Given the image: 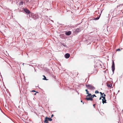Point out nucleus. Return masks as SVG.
<instances>
[{
    "mask_svg": "<svg viewBox=\"0 0 123 123\" xmlns=\"http://www.w3.org/2000/svg\"><path fill=\"white\" fill-rule=\"evenodd\" d=\"M86 86L90 90H94L95 89V87L93 86H92L90 84H86Z\"/></svg>",
    "mask_w": 123,
    "mask_h": 123,
    "instance_id": "nucleus-1",
    "label": "nucleus"
},
{
    "mask_svg": "<svg viewBox=\"0 0 123 123\" xmlns=\"http://www.w3.org/2000/svg\"><path fill=\"white\" fill-rule=\"evenodd\" d=\"M112 70L113 72L115 69V64L113 61H112V64L111 66Z\"/></svg>",
    "mask_w": 123,
    "mask_h": 123,
    "instance_id": "nucleus-2",
    "label": "nucleus"
},
{
    "mask_svg": "<svg viewBox=\"0 0 123 123\" xmlns=\"http://www.w3.org/2000/svg\"><path fill=\"white\" fill-rule=\"evenodd\" d=\"M23 9L25 12L26 13L28 14L30 13V12L28 9L26 8H24Z\"/></svg>",
    "mask_w": 123,
    "mask_h": 123,
    "instance_id": "nucleus-3",
    "label": "nucleus"
},
{
    "mask_svg": "<svg viewBox=\"0 0 123 123\" xmlns=\"http://www.w3.org/2000/svg\"><path fill=\"white\" fill-rule=\"evenodd\" d=\"M89 97H86L85 99L86 100H90L91 101H92L93 100V99L92 98V96H88Z\"/></svg>",
    "mask_w": 123,
    "mask_h": 123,
    "instance_id": "nucleus-4",
    "label": "nucleus"
},
{
    "mask_svg": "<svg viewBox=\"0 0 123 123\" xmlns=\"http://www.w3.org/2000/svg\"><path fill=\"white\" fill-rule=\"evenodd\" d=\"M81 31V28H77L76 30L74 32L75 33H78L80 32Z\"/></svg>",
    "mask_w": 123,
    "mask_h": 123,
    "instance_id": "nucleus-5",
    "label": "nucleus"
},
{
    "mask_svg": "<svg viewBox=\"0 0 123 123\" xmlns=\"http://www.w3.org/2000/svg\"><path fill=\"white\" fill-rule=\"evenodd\" d=\"M70 56V55L69 53H68L66 54L65 55V58L67 59Z\"/></svg>",
    "mask_w": 123,
    "mask_h": 123,
    "instance_id": "nucleus-6",
    "label": "nucleus"
},
{
    "mask_svg": "<svg viewBox=\"0 0 123 123\" xmlns=\"http://www.w3.org/2000/svg\"><path fill=\"white\" fill-rule=\"evenodd\" d=\"M71 32L70 31H69L68 32H67L65 33V34L67 36H69L71 34Z\"/></svg>",
    "mask_w": 123,
    "mask_h": 123,
    "instance_id": "nucleus-7",
    "label": "nucleus"
},
{
    "mask_svg": "<svg viewBox=\"0 0 123 123\" xmlns=\"http://www.w3.org/2000/svg\"><path fill=\"white\" fill-rule=\"evenodd\" d=\"M47 119H48V117H46L45 118L44 121V123H48Z\"/></svg>",
    "mask_w": 123,
    "mask_h": 123,
    "instance_id": "nucleus-8",
    "label": "nucleus"
},
{
    "mask_svg": "<svg viewBox=\"0 0 123 123\" xmlns=\"http://www.w3.org/2000/svg\"><path fill=\"white\" fill-rule=\"evenodd\" d=\"M100 15L99 17L94 18V20H98V19H99V18L100 16Z\"/></svg>",
    "mask_w": 123,
    "mask_h": 123,
    "instance_id": "nucleus-9",
    "label": "nucleus"
},
{
    "mask_svg": "<svg viewBox=\"0 0 123 123\" xmlns=\"http://www.w3.org/2000/svg\"><path fill=\"white\" fill-rule=\"evenodd\" d=\"M104 101H103L102 102L104 104V103H106V100L105 99V98L104 99Z\"/></svg>",
    "mask_w": 123,
    "mask_h": 123,
    "instance_id": "nucleus-10",
    "label": "nucleus"
},
{
    "mask_svg": "<svg viewBox=\"0 0 123 123\" xmlns=\"http://www.w3.org/2000/svg\"><path fill=\"white\" fill-rule=\"evenodd\" d=\"M107 86L108 87H112V84H108L107 85Z\"/></svg>",
    "mask_w": 123,
    "mask_h": 123,
    "instance_id": "nucleus-11",
    "label": "nucleus"
},
{
    "mask_svg": "<svg viewBox=\"0 0 123 123\" xmlns=\"http://www.w3.org/2000/svg\"><path fill=\"white\" fill-rule=\"evenodd\" d=\"M43 76L44 77V78H43V80H47L48 79H47L46 77L44 75H43Z\"/></svg>",
    "mask_w": 123,
    "mask_h": 123,
    "instance_id": "nucleus-12",
    "label": "nucleus"
},
{
    "mask_svg": "<svg viewBox=\"0 0 123 123\" xmlns=\"http://www.w3.org/2000/svg\"><path fill=\"white\" fill-rule=\"evenodd\" d=\"M88 94V95L86 96V97H88V96H92V95L91 94L89 93H88V94Z\"/></svg>",
    "mask_w": 123,
    "mask_h": 123,
    "instance_id": "nucleus-13",
    "label": "nucleus"
},
{
    "mask_svg": "<svg viewBox=\"0 0 123 123\" xmlns=\"http://www.w3.org/2000/svg\"><path fill=\"white\" fill-rule=\"evenodd\" d=\"M47 119L49 121H52V119L51 118H48Z\"/></svg>",
    "mask_w": 123,
    "mask_h": 123,
    "instance_id": "nucleus-14",
    "label": "nucleus"
},
{
    "mask_svg": "<svg viewBox=\"0 0 123 123\" xmlns=\"http://www.w3.org/2000/svg\"><path fill=\"white\" fill-rule=\"evenodd\" d=\"M92 98L93 99V98H94V97H96V95L95 94H93L92 95Z\"/></svg>",
    "mask_w": 123,
    "mask_h": 123,
    "instance_id": "nucleus-15",
    "label": "nucleus"
},
{
    "mask_svg": "<svg viewBox=\"0 0 123 123\" xmlns=\"http://www.w3.org/2000/svg\"><path fill=\"white\" fill-rule=\"evenodd\" d=\"M23 1H21L19 3V5H23Z\"/></svg>",
    "mask_w": 123,
    "mask_h": 123,
    "instance_id": "nucleus-16",
    "label": "nucleus"
},
{
    "mask_svg": "<svg viewBox=\"0 0 123 123\" xmlns=\"http://www.w3.org/2000/svg\"><path fill=\"white\" fill-rule=\"evenodd\" d=\"M103 94H104V96H103L104 97H102V98H104L105 99V97L106 95L105 94H104V93H103Z\"/></svg>",
    "mask_w": 123,
    "mask_h": 123,
    "instance_id": "nucleus-17",
    "label": "nucleus"
},
{
    "mask_svg": "<svg viewBox=\"0 0 123 123\" xmlns=\"http://www.w3.org/2000/svg\"><path fill=\"white\" fill-rule=\"evenodd\" d=\"M99 93V92L98 91H95V93Z\"/></svg>",
    "mask_w": 123,
    "mask_h": 123,
    "instance_id": "nucleus-18",
    "label": "nucleus"
},
{
    "mask_svg": "<svg viewBox=\"0 0 123 123\" xmlns=\"http://www.w3.org/2000/svg\"><path fill=\"white\" fill-rule=\"evenodd\" d=\"M85 91H86V94H88L89 92H88V90L87 89H86Z\"/></svg>",
    "mask_w": 123,
    "mask_h": 123,
    "instance_id": "nucleus-19",
    "label": "nucleus"
},
{
    "mask_svg": "<svg viewBox=\"0 0 123 123\" xmlns=\"http://www.w3.org/2000/svg\"><path fill=\"white\" fill-rule=\"evenodd\" d=\"M116 50L117 51H120L121 50V49H117Z\"/></svg>",
    "mask_w": 123,
    "mask_h": 123,
    "instance_id": "nucleus-20",
    "label": "nucleus"
},
{
    "mask_svg": "<svg viewBox=\"0 0 123 123\" xmlns=\"http://www.w3.org/2000/svg\"><path fill=\"white\" fill-rule=\"evenodd\" d=\"M123 5V4H120V5H119V6H118L117 7H118L120 6H121Z\"/></svg>",
    "mask_w": 123,
    "mask_h": 123,
    "instance_id": "nucleus-21",
    "label": "nucleus"
},
{
    "mask_svg": "<svg viewBox=\"0 0 123 123\" xmlns=\"http://www.w3.org/2000/svg\"><path fill=\"white\" fill-rule=\"evenodd\" d=\"M103 93H102V95H101V97H102H102H103Z\"/></svg>",
    "mask_w": 123,
    "mask_h": 123,
    "instance_id": "nucleus-22",
    "label": "nucleus"
},
{
    "mask_svg": "<svg viewBox=\"0 0 123 123\" xmlns=\"http://www.w3.org/2000/svg\"><path fill=\"white\" fill-rule=\"evenodd\" d=\"M62 45H63V46H64V47H66V45H65L64 44H62Z\"/></svg>",
    "mask_w": 123,
    "mask_h": 123,
    "instance_id": "nucleus-23",
    "label": "nucleus"
},
{
    "mask_svg": "<svg viewBox=\"0 0 123 123\" xmlns=\"http://www.w3.org/2000/svg\"><path fill=\"white\" fill-rule=\"evenodd\" d=\"M25 1L26 2H29V0H26Z\"/></svg>",
    "mask_w": 123,
    "mask_h": 123,
    "instance_id": "nucleus-24",
    "label": "nucleus"
},
{
    "mask_svg": "<svg viewBox=\"0 0 123 123\" xmlns=\"http://www.w3.org/2000/svg\"><path fill=\"white\" fill-rule=\"evenodd\" d=\"M99 93L101 95H102V93L101 92H99Z\"/></svg>",
    "mask_w": 123,
    "mask_h": 123,
    "instance_id": "nucleus-25",
    "label": "nucleus"
},
{
    "mask_svg": "<svg viewBox=\"0 0 123 123\" xmlns=\"http://www.w3.org/2000/svg\"><path fill=\"white\" fill-rule=\"evenodd\" d=\"M54 115L53 114H52L51 116V117H53Z\"/></svg>",
    "mask_w": 123,
    "mask_h": 123,
    "instance_id": "nucleus-26",
    "label": "nucleus"
},
{
    "mask_svg": "<svg viewBox=\"0 0 123 123\" xmlns=\"http://www.w3.org/2000/svg\"><path fill=\"white\" fill-rule=\"evenodd\" d=\"M32 92H36V91H35V90H32Z\"/></svg>",
    "mask_w": 123,
    "mask_h": 123,
    "instance_id": "nucleus-27",
    "label": "nucleus"
},
{
    "mask_svg": "<svg viewBox=\"0 0 123 123\" xmlns=\"http://www.w3.org/2000/svg\"><path fill=\"white\" fill-rule=\"evenodd\" d=\"M95 104H94L93 105V106H94V108L95 107Z\"/></svg>",
    "mask_w": 123,
    "mask_h": 123,
    "instance_id": "nucleus-28",
    "label": "nucleus"
},
{
    "mask_svg": "<svg viewBox=\"0 0 123 123\" xmlns=\"http://www.w3.org/2000/svg\"><path fill=\"white\" fill-rule=\"evenodd\" d=\"M37 93H38V92H37L36 93H34V95H36Z\"/></svg>",
    "mask_w": 123,
    "mask_h": 123,
    "instance_id": "nucleus-29",
    "label": "nucleus"
},
{
    "mask_svg": "<svg viewBox=\"0 0 123 123\" xmlns=\"http://www.w3.org/2000/svg\"><path fill=\"white\" fill-rule=\"evenodd\" d=\"M102 98V97H100L99 98V100L101 99Z\"/></svg>",
    "mask_w": 123,
    "mask_h": 123,
    "instance_id": "nucleus-30",
    "label": "nucleus"
},
{
    "mask_svg": "<svg viewBox=\"0 0 123 123\" xmlns=\"http://www.w3.org/2000/svg\"><path fill=\"white\" fill-rule=\"evenodd\" d=\"M103 98V99H102V101H104V98Z\"/></svg>",
    "mask_w": 123,
    "mask_h": 123,
    "instance_id": "nucleus-31",
    "label": "nucleus"
},
{
    "mask_svg": "<svg viewBox=\"0 0 123 123\" xmlns=\"http://www.w3.org/2000/svg\"><path fill=\"white\" fill-rule=\"evenodd\" d=\"M5 107H6V105H5Z\"/></svg>",
    "mask_w": 123,
    "mask_h": 123,
    "instance_id": "nucleus-32",
    "label": "nucleus"
},
{
    "mask_svg": "<svg viewBox=\"0 0 123 123\" xmlns=\"http://www.w3.org/2000/svg\"><path fill=\"white\" fill-rule=\"evenodd\" d=\"M35 69V72H36V70H35V69Z\"/></svg>",
    "mask_w": 123,
    "mask_h": 123,
    "instance_id": "nucleus-33",
    "label": "nucleus"
},
{
    "mask_svg": "<svg viewBox=\"0 0 123 123\" xmlns=\"http://www.w3.org/2000/svg\"><path fill=\"white\" fill-rule=\"evenodd\" d=\"M81 102H82V101L81 100Z\"/></svg>",
    "mask_w": 123,
    "mask_h": 123,
    "instance_id": "nucleus-34",
    "label": "nucleus"
},
{
    "mask_svg": "<svg viewBox=\"0 0 123 123\" xmlns=\"http://www.w3.org/2000/svg\"><path fill=\"white\" fill-rule=\"evenodd\" d=\"M30 66H32V65H30Z\"/></svg>",
    "mask_w": 123,
    "mask_h": 123,
    "instance_id": "nucleus-35",
    "label": "nucleus"
},
{
    "mask_svg": "<svg viewBox=\"0 0 123 123\" xmlns=\"http://www.w3.org/2000/svg\"><path fill=\"white\" fill-rule=\"evenodd\" d=\"M83 104H84V102H83Z\"/></svg>",
    "mask_w": 123,
    "mask_h": 123,
    "instance_id": "nucleus-36",
    "label": "nucleus"
},
{
    "mask_svg": "<svg viewBox=\"0 0 123 123\" xmlns=\"http://www.w3.org/2000/svg\"><path fill=\"white\" fill-rule=\"evenodd\" d=\"M26 54H27V55H28V54L27 53Z\"/></svg>",
    "mask_w": 123,
    "mask_h": 123,
    "instance_id": "nucleus-37",
    "label": "nucleus"
}]
</instances>
